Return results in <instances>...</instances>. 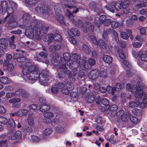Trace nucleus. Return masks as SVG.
<instances>
[{"instance_id":"23","label":"nucleus","mask_w":147,"mask_h":147,"mask_svg":"<svg viewBox=\"0 0 147 147\" xmlns=\"http://www.w3.org/2000/svg\"><path fill=\"white\" fill-rule=\"evenodd\" d=\"M85 69L83 66L80 68L79 67L78 69L79 71L78 73V76L79 77L82 78L86 75L87 71Z\"/></svg>"},{"instance_id":"34","label":"nucleus","mask_w":147,"mask_h":147,"mask_svg":"<svg viewBox=\"0 0 147 147\" xmlns=\"http://www.w3.org/2000/svg\"><path fill=\"white\" fill-rule=\"evenodd\" d=\"M142 61L147 62V55L145 54H142V52H139L138 54Z\"/></svg>"},{"instance_id":"9","label":"nucleus","mask_w":147,"mask_h":147,"mask_svg":"<svg viewBox=\"0 0 147 147\" xmlns=\"http://www.w3.org/2000/svg\"><path fill=\"white\" fill-rule=\"evenodd\" d=\"M55 18L58 21L63 25L65 24L64 21V17L63 15L61 13V11L59 10V11L55 10Z\"/></svg>"},{"instance_id":"43","label":"nucleus","mask_w":147,"mask_h":147,"mask_svg":"<svg viewBox=\"0 0 147 147\" xmlns=\"http://www.w3.org/2000/svg\"><path fill=\"white\" fill-rule=\"evenodd\" d=\"M28 69H29L30 72H36V71H39L36 66L32 64L28 65Z\"/></svg>"},{"instance_id":"37","label":"nucleus","mask_w":147,"mask_h":147,"mask_svg":"<svg viewBox=\"0 0 147 147\" xmlns=\"http://www.w3.org/2000/svg\"><path fill=\"white\" fill-rule=\"evenodd\" d=\"M28 112V111L26 109H21L17 112V116L20 117H22L26 115Z\"/></svg>"},{"instance_id":"51","label":"nucleus","mask_w":147,"mask_h":147,"mask_svg":"<svg viewBox=\"0 0 147 147\" xmlns=\"http://www.w3.org/2000/svg\"><path fill=\"white\" fill-rule=\"evenodd\" d=\"M70 71H72V74H70L68 75V76L69 77V79L70 81L71 82H74L75 81V76L76 74V73H75L72 70Z\"/></svg>"},{"instance_id":"3","label":"nucleus","mask_w":147,"mask_h":147,"mask_svg":"<svg viewBox=\"0 0 147 147\" xmlns=\"http://www.w3.org/2000/svg\"><path fill=\"white\" fill-rule=\"evenodd\" d=\"M59 68L61 70L58 73V76L60 79L65 78L66 76L72 74V71H70L66 66V62H61L59 63Z\"/></svg>"},{"instance_id":"14","label":"nucleus","mask_w":147,"mask_h":147,"mask_svg":"<svg viewBox=\"0 0 147 147\" xmlns=\"http://www.w3.org/2000/svg\"><path fill=\"white\" fill-rule=\"evenodd\" d=\"M130 2L128 0H125L122 3V5L123 9V11L124 13L127 14L129 12L127 7L129 6Z\"/></svg>"},{"instance_id":"38","label":"nucleus","mask_w":147,"mask_h":147,"mask_svg":"<svg viewBox=\"0 0 147 147\" xmlns=\"http://www.w3.org/2000/svg\"><path fill=\"white\" fill-rule=\"evenodd\" d=\"M135 1L141 2L140 3L136 5V7L138 8L144 7L146 6V0H134Z\"/></svg>"},{"instance_id":"56","label":"nucleus","mask_w":147,"mask_h":147,"mask_svg":"<svg viewBox=\"0 0 147 147\" xmlns=\"http://www.w3.org/2000/svg\"><path fill=\"white\" fill-rule=\"evenodd\" d=\"M38 0H25V3L28 5H33L36 3Z\"/></svg>"},{"instance_id":"28","label":"nucleus","mask_w":147,"mask_h":147,"mask_svg":"<svg viewBox=\"0 0 147 147\" xmlns=\"http://www.w3.org/2000/svg\"><path fill=\"white\" fill-rule=\"evenodd\" d=\"M95 96L94 95H88L85 98L86 101L88 103H92L95 101Z\"/></svg>"},{"instance_id":"53","label":"nucleus","mask_w":147,"mask_h":147,"mask_svg":"<svg viewBox=\"0 0 147 147\" xmlns=\"http://www.w3.org/2000/svg\"><path fill=\"white\" fill-rule=\"evenodd\" d=\"M8 119L3 116H0V123L3 125H7Z\"/></svg>"},{"instance_id":"54","label":"nucleus","mask_w":147,"mask_h":147,"mask_svg":"<svg viewBox=\"0 0 147 147\" xmlns=\"http://www.w3.org/2000/svg\"><path fill=\"white\" fill-rule=\"evenodd\" d=\"M43 115L47 118H51L53 117V114L51 112L46 111L43 114Z\"/></svg>"},{"instance_id":"25","label":"nucleus","mask_w":147,"mask_h":147,"mask_svg":"<svg viewBox=\"0 0 147 147\" xmlns=\"http://www.w3.org/2000/svg\"><path fill=\"white\" fill-rule=\"evenodd\" d=\"M21 101V100L20 98H14L10 99L9 100V102L12 104L13 106L17 107L18 106L17 104L20 102Z\"/></svg>"},{"instance_id":"48","label":"nucleus","mask_w":147,"mask_h":147,"mask_svg":"<svg viewBox=\"0 0 147 147\" xmlns=\"http://www.w3.org/2000/svg\"><path fill=\"white\" fill-rule=\"evenodd\" d=\"M95 120L96 123L100 124H102L104 122L102 117L99 115L96 116Z\"/></svg>"},{"instance_id":"21","label":"nucleus","mask_w":147,"mask_h":147,"mask_svg":"<svg viewBox=\"0 0 147 147\" xmlns=\"http://www.w3.org/2000/svg\"><path fill=\"white\" fill-rule=\"evenodd\" d=\"M40 28L41 33L43 34H46L47 32H48L49 28V26L45 24L42 25L41 22H40Z\"/></svg>"},{"instance_id":"8","label":"nucleus","mask_w":147,"mask_h":147,"mask_svg":"<svg viewBox=\"0 0 147 147\" xmlns=\"http://www.w3.org/2000/svg\"><path fill=\"white\" fill-rule=\"evenodd\" d=\"M8 138L10 140H15L17 139H20L22 138L21 132L19 131H16L15 133L10 131L9 133Z\"/></svg>"},{"instance_id":"61","label":"nucleus","mask_w":147,"mask_h":147,"mask_svg":"<svg viewBox=\"0 0 147 147\" xmlns=\"http://www.w3.org/2000/svg\"><path fill=\"white\" fill-rule=\"evenodd\" d=\"M25 34L27 36H34V33L33 30L27 29L26 30L25 32Z\"/></svg>"},{"instance_id":"49","label":"nucleus","mask_w":147,"mask_h":147,"mask_svg":"<svg viewBox=\"0 0 147 147\" xmlns=\"http://www.w3.org/2000/svg\"><path fill=\"white\" fill-rule=\"evenodd\" d=\"M129 118L131 121L133 123L136 124L139 122L138 119L132 115H130Z\"/></svg>"},{"instance_id":"16","label":"nucleus","mask_w":147,"mask_h":147,"mask_svg":"<svg viewBox=\"0 0 147 147\" xmlns=\"http://www.w3.org/2000/svg\"><path fill=\"white\" fill-rule=\"evenodd\" d=\"M57 37L61 38V36L58 34H57L55 35L54 36L53 34H49L48 35V39H47L46 40H45V41L51 42L54 39V40L57 41H60V39L59 38H57Z\"/></svg>"},{"instance_id":"44","label":"nucleus","mask_w":147,"mask_h":147,"mask_svg":"<svg viewBox=\"0 0 147 147\" xmlns=\"http://www.w3.org/2000/svg\"><path fill=\"white\" fill-rule=\"evenodd\" d=\"M22 73L24 74V79H25V78L26 77L27 75L30 73L29 69H28V66H26L23 69Z\"/></svg>"},{"instance_id":"1","label":"nucleus","mask_w":147,"mask_h":147,"mask_svg":"<svg viewBox=\"0 0 147 147\" xmlns=\"http://www.w3.org/2000/svg\"><path fill=\"white\" fill-rule=\"evenodd\" d=\"M49 75L48 72L44 70L40 73L39 71H36V72H30L26 78L27 80L34 82L38 78L41 84L46 85L47 84Z\"/></svg>"},{"instance_id":"41","label":"nucleus","mask_w":147,"mask_h":147,"mask_svg":"<svg viewBox=\"0 0 147 147\" xmlns=\"http://www.w3.org/2000/svg\"><path fill=\"white\" fill-rule=\"evenodd\" d=\"M80 92L83 95H87L90 92V90L87 89L86 87H83L81 88Z\"/></svg>"},{"instance_id":"46","label":"nucleus","mask_w":147,"mask_h":147,"mask_svg":"<svg viewBox=\"0 0 147 147\" xmlns=\"http://www.w3.org/2000/svg\"><path fill=\"white\" fill-rule=\"evenodd\" d=\"M23 89L21 88H20L15 91L13 92L14 96L16 97H20L21 96V93L22 92Z\"/></svg>"},{"instance_id":"35","label":"nucleus","mask_w":147,"mask_h":147,"mask_svg":"<svg viewBox=\"0 0 147 147\" xmlns=\"http://www.w3.org/2000/svg\"><path fill=\"white\" fill-rule=\"evenodd\" d=\"M67 87V88H64L62 89V91L63 94L66 95L68 94L69 93V90L73 89L74 88V87L71 86V84H70Z\"/></svg>"},{"instance_id":"52","label":"nucleus","mask_w":147,"mask_h":147,"mask_svg":"<svg viewBox=\"0 0 147 147\" xmlns=\"http://www.w3.org/2000/svg\"><path fill=\"white\" fill-rule=\"evenodd\" d=\"M98 45L103 49H105L106 47V45L103 40L102 39H99L98 41Z\"/></svg>"},{"instance_id":"20","label":"nucleus","mask_w":147,"mask_h":147,"mask_svg":"<svg viewBox=\"0 0 147 147\" xmlns=\"http://www.w3.org/2000/svg\"><path fill=\"white\" fill-rule=\"evenodd\" d=\"M146 96V94L144 93L143 90L140 88L134 94L135 96L138 98H140L143 96L144 98Z\"/></svg>"},{"instance_id":"63","label":"nucleus","mask_w":147,"mask_h":147,"mask_svg":"<svg viewBox=\"0 0 147 147\" xmlns=\"http://www.w3.org/2000/svg\"><path fill=\"white\" fill-rule=\"evenodd\" d=\"M120 36L121 38L127 40L129 38V35L125 32H122L120 34Z\"/></svg>"},{"instance_id":"29","label":"nucleus","mask_w":147,"mask_h":147,"mask_svg":"<svg viewBox=\"0 0 147 147\" xmlns=\"http://www.w3.org/2000/svg\"><path fill=\"white\" fill-rule=\"evenodd\" d=\"M114 7L116 10L119 11L121 10L123 11V9L122 5V2L120 1H116L114 5Z\"/></svg>"},{"instance_id":"26","label":"nucleus","mask_w":147,"mask_h":147,"mask_svg":"<svg viewBox=\"0 0 147 147\" xmlns=\"http://www.w3.org/2000/svg\"><path fill=\"white\" fill-rule=\"evenodd\" d=\"M63 58L64 60L63 61L61 59L60 62V63L62 62L63 63L64 62H66V64L67 63V62L68 61H70L72 59H71V56L70 54L68 53H65L63 54Z\"/></svg>"},{"instance_id":"47","label":"nucleus","mask_w":147,"mask_h":147,"mask_svg":"<svg viewBox=\"0 0 147 147\" xmlns=\"http://www.w3.org/2000/svg\"><path fill=\"white\" fill-rule=\"evenodd\" d=\"M45 49L44 48L43 50L45 51L40 52L39 54V55L41 57L42 59H47L48 56V54L46 51L45 50Z\"/></svg>"},{"instance_id":"59","label":"nucleus","mask_w":147,"mask_h":147,"mask_svg":"<svg viewBox=\"0 0 147 147\" xmlns=\"http://www.w3.org/2000/svg\"><path fill=\"white\" fill-rule=\"evenodd\" d=\"M82 48L86 53L88 54L90 52V49L87 45L85 44L83 45H82Z\"/></svg>"},{"instance_id":"24","label":"nucleus","mask_w":147,"mask_h":147,"mask_svg":"<svg viewBox=\"0 0 147 147\" xmlns=\"http://www.w3.org/2000/svg\"><path fill=\"white\" fill-rule=\"evenodd\" d=\"M118 108V106L115 104L111 105L109 108V111L111 113L113 116L116 115L117 110Z\"/></svg>"},{"instance_id":"33","label":"nucleus","mask_w":147,"mask_h":147,"mask_svg":"<svg viewBox=\"0 0 147 147\" xmlns=\"http://www.w3.org/2000/svg\"><path fill=\"white\" fill-rule=\"evenodd\" d=\"M0 82L3 84H7L10 82V80L7 77H2L0 78Z\"/></svg>"},{"instance_id":"19","label":"nucleus","mask_w":147,"mask_h":147,"mask_svg":"<svg viewBox=\"0 0 147 147\" xmlns=\"http://www.w3.org/2000/svg\"><path fill=\"white\" fill-rule=\"evenodd\" d=\"M50 109V106L47 103H45L40 105L38 109L40 111L44 112L48 111Z\"/></svg>"},{"instance_id":"40","label":"nucleus","mask_w":147,"mask_h":147,"mask_svg":"<svg viewBox=\"0 0 147 147\" xmlns=\"http://www.w3.org/2000/svg\"><path fill=\"white\" fill-rule=\"evenodd\" d=\"M10 127L14 128L16 127V123L14 120L11 118L9 119L7 122V125Z\"/></svg>"},{"instance_id":"60","label":"nucleus","mask_w":147,"mask_h":147,"mask_svg":"<svg viewBox=\"0 0 147 147\" xmlns=\"http://www.w3.org/2000/svg\"><path fill=\"white\" fill-rule=\"evenodd\" d=\"M90 40L95 45H98V42L96 38L93 35L90 36Z\"/></svg>"},{"instance_id":"58","label":"nucleus","mask_w":147,"mask_h":147,"mask_svg":"<svg viewBox=\"0 0 147 147\" xmlns=\"http://www.w3.org/2000/svg\"><path fill=\"white\" fill-rule=\"evenodd\" d=\"M53 131L52 129L50 128L45 129L43 131V133L45 135L49 136L52 133Z\"/></svg>"},{"instance_id":"18","label":"nucleus","mask_w":147,"mask_h":147,"mask_svg":"<svg viewBox=\"0 0 147 147\" xmlns=\"http://www.w3.org/2000/svg\"><path fill=\"white\" fill-rule=\"evenodd\" d=\"M89 9L91 10L97 12V14H100V11L98 10L99 8L97 7L96 4L94 2H92L89 4Z\"/></svg>"},{"instance_id":"15","label":"nucleus","mask_w":147,"mask_h":147,"mask_svg":"<svg viewBox=\"0 0 147 147\" xmlns=\"http://www.w3.org/2000/svg\"><path fill=\"white\" fill-rule=\"evenodd\" d=\"M35 9L37 12L42 14L43 15H47L49 13L48 9H45V6L40 7L38 6L36 7Z\"/></svg>"},{"instance_id":"11","label":"nucleus","mask_w":147,"mask_h":147,"mask_svg":"<svg viewBox=\"0 0 147 147\" xmlns=\"http://www.w3.org/2000/svg\"><path fill=\"white\" fill-rule=\"evenodd\" d=\"M96 63V61L94 59L92 58H89L87 61H85L84 62V65L83 66L85 69H88L89 68L88 65L92 66L95 65Z\"/></svg>"},{"instance_id":"13","label":"nucleus","mask_w":147,"mask_h":147,"mask_svg":"<svg viewBox=\"0 0 147 147\" xmlns=\"http://www.w3.org/2000/svg\"><path fill=\"white\" fill-rule=\"evenodd\" d=\"M22 18L23 24L26 26H27L29 23H30V24L32 23L30 21L31 16L27 13H24L23 14Z\"/></svg>"},{"instance_id":"27","label":"nucleus","mask_w":147,"mask_h":147,"mask_svg":"<svg viewBox=\"0 0 147 147\" xmlns=\"http://www.w3.org/2000/svg\"><path fill=\"white\" fill-rule=\"evenodd\" d=\"M8 44L7 40L5 38L0 39V47L5 49Z\"/></svg>"},{"instance_id":"31","label":"nucleus","mask_w":147,"mask_h":147,"mask_svg":"<svg viewBox=\"0 0 147 147\" xmlns=\"http://www.w3.org/2000/svg\"><path fill=\"white\" fill-rule=\"evenodd\" d=\"M140 102L138 100H134V101H132L130 102L129 103V106L131 108L137 107L138 105L140 104Z\"/></svg>"},{"instance_id":"64","label":"nucleus","mask_w":147,"mask_h":147,"mask_svg":"<svg viewBox=\"0 0 147 147\" xmlns=\"http://www.w3.org/2000/svg\"><path fill=\"white\" fill-rule=\"evenodd\" d=\"M121 118L122 121L124 122H125L127 121L129 118L127 115L125 113L122 115L121 117Z\"/></svg>"},{"instance_id":"17","label":"nucleus","mask_w":147,"mask_h":147,"mask_svg":"<svg viewBox=\"0 0 147 147\" xmlns=\"http://www.w3.org/2000/svg\"><path fill=\"white\" fill-rule=\"evenodd\" d=\"M8 3L5 1H2L0 4V11L2 13L6 12V9L8 8Z\"/></svg>"},{"instance_id":"57","label":"nucleus","mask_w":147,"mask_h":147,"mask_svg":"<svg viewBox=\"0 0 147 147\" xmlns=\"http://www.w3.org/2000/svg\"><path fill=\"white\" fill-rule=\"evenodd\" d=\"M117 53L119 57L121 59H124L126 57L123 52L121 49H118L117 51Z\"/></svg>"},{"instance_id":"32","label":"nucleus","mask_w":147,"mask_h":147,"mask_svg":"<svg viewBox=\"0 0 147 147\" xmlns=\"http://www.w3.org/2000/svg\"><path fill=\"white\" fill-rule=\"evenodd\" d=\"M102 59L105 62L109 64L111 63L113 61L112 58L108 55H104Z\"/></svg>"},{"instance_id":"5","label":"nucleus","mask_w":147,"mask_h":147,"mask_svg":"<svg viewBox=\"0 0 147 147\" xmlns=\"http://www.w3.org/2000/svg\"><path fill=\"white\" fill-rule=\"evenodd\" d=\"M16 51L19 52L14 54L13 57V59H16L17 61L19 63H22L24 62L26 59L23 54L25 53V51L23 50L21 51L18 49H16Z\"/></svg>"},{"instance_id":"22","label":"nucleus","mask_w":147,"mask_h":147,"mask_svg":"<svg viewBox=\"0 0 147 147\" xmlns=\"http://www.w3.org/2000/svg\"><path fill=\"white\" fill-rule=\"evenodd\" d=\"M74 21L73 23L75 24L76 26L79 28H81L82 30L85 24L84 22L81 20H75Z\"/></svg>"},{"instance_id":"39","label":"nucleus","mask_w":147,"mask_h":147,"mask_svg":"<svg viewBox=\"0 0 147 147\" xmlns=\"http://www.w3.org/2000/svg\"><path fill=\"white\" fill-rule=\"evenodd\" d=\"M30 96V95L28 92L25 90L23 89L21 96L23 98L28 99L29 97Z\"/></svg>"},{"instance_id":"50","label":"nucleus","mask_w":147,"mask_h":147,"mask_svg":"<svg viewBox=\"0 0 147 147\" xmlns=\"http://www.w3.org/2000/svg\"><path fill=\"white\" fill-rule=\"evenodd\" d=\"M94 22L95 26L98 28H99L100 26L102 23V24L99 18L98 17L95 18Z\"/></svg>"},{"instance_id":"30","label":"nucleus","mask_w":147,"mask_h":147,"mask_svg":"<svg viewBox=\"0 0 147 147\" xmlns=\"http://www.w3.org/2000/svg\"><path fill=\"white\" fill-rule=\"evenodd\" d=\"M106 89L108 93L111 94L112 95L114 94L116 90L115 87H112L110 85H108L107 86Z\"/></svg>"},{"instance_id":"55","label":"nucleus","mask_w":147,"mask_h":147,"mask_svg":"<svg viewBox=\"0 0 147 147\" xmlns=\"http://www.w3.org/2000/svg\"><path fill=\"white\" fill-rule=\"evenodd\" d=\"M72 57L74 60H72V61H78L80 62V57L78 54L76 53H74L72 55Z\"/></svg>"},{"instance_id":"2","label":"nucleus","mask_w":147,"mask_h":147,"mask_svg":"<svg viewBox=\"0 0 147 147\" xmlns=\"http://www.w3.org/2000/svg\"><path fill=\"white\" fill-rule=\"evenodd\" d=\"M40 22L38 21L37 19H35L32 20V23L30 25L31 27L33 26L34 37L37 38H38L39 39L41 38V36H39L41 33L40 27Z\"/></svg>"},{"instance_id":"42","label":"nucleus","mask_w":147,"mask_h":147,"mask_svg":"<svg viewBox=\"0 0 147 147\" xmlns=\"http://www.w3.org/2000/svg\"><path fill=\"white\" fill-rule=\"evenodd\" d=\"M14 11V10L12 7H8V8L6 9V12H7V15L5 18H7L9 17L11 14L13 13Z\"/></svg>"},{"instance_id":"45","label":"nucleus","mask_w":147,"mask_h":147,"mask_svg":"<svg viewBox=\"0 0 147 147\" xmlns=\"http://www.w3.org/2000/svg\"><path fill=\"white\" fill-rule=\"evenodd\" d=\"M101 103L106 107L109 108V102L108 99L106 98H102L101 100Z\"/></svg>"},{"instance_id":"10","label":"nucleus","mask_w":147,"mask_h":147,"mask_svg":"<svg viewBox=\"0 0 147 147\" xmlns=\"http://www.w3.org/2000/svg\"><path fill=\"white\" fill-rule=\"evenodd\" d=\"M94 28V26L92 23H87L86 24H85L82 31L85 33H87L88 31L92 32L93 31Z\"/></svg>"},{"instance_id":"7","label":"nucleus","mask_w":147,"mask_h":147,"mask_svg":"<svg viewBox=\"0 0 147 147\" xmlns=\"http://www.w3.org/2000/svg\"><path fill=\"white\" fill-rule=\"evenodd\" d=\"M67 65L70 69L77 71L79 67L83 66V65L80 64V62L78 61H72V59L70 61L67 62Z\"/></svg>"},{"instance_id":"6","label":"nucleus","mask_w":147,"mask_h":147,"mask_svg":"<svg viewBox=\"0 0 147 147\" xmlns=\"http://www.w3.org/2000/svg\"><path fill=\"white\" fill-rule=\"evenodd\" d=\"M14 16H10L6 24V27L9 30H11L16 28L18 25V22Z\"/></svg>"},{"instance_id":"62","label":"nucleus","mask_w":147,"mask_h":147,"mask_svg":"<svg viewBox=\"0 0 147 147\" xmlns=\"http://www.w3.org/2000/svg\"><path fill=\"white\" fill-rule=\"evenodd\" d=\"M111 21L110 19L107 18L103 23L104 26H108L111 24Z\"/></svg>"},{"instance_id":"12","label":"nucleus","mask_w":147,"mask_h":147,"mask_svg":"<svg viewBox=\"0 0 147 147\" xmlns=\"http://www.w3.org/2000/svg\"><path fill=\"white\" fill-rule=\"evenodd\" d=\"M99 74V71L97 69H93L91 70L88 74L89 78L92 80L96 79Z\"/></svg>"},{"instance_id":"4","label":"nucleus","mask_w":147,"mask_h":147,"mask_svg":"<svg viewBox=\"0 0 147 147\" xmlns=\"http://www.w3.org/2000/svg\"><path fill=\"white\" fill-rule=\"evenodd\" d=\"M68 34L69 36L70 42L71 43L75 45L77 43V41L75 39L76 36H78L80 35L79 31L74 27L72 28L70 30L68 31Z\"/></svg>"},{"instance_id":"36","label":"nucleus","mask_w":147,"mask_h":147,"mask_svg":"<svg viewBox=\"0 0 147 147\" xmlns=\"http://www.w3.org/2000/svg\"><path fill=\"white\" fill-rule=\"evenodd\" d=\"M111 30L110 29H108L107 30L104 31L102 35V37L105 40H107L108 37V35L111 33Z\"/></svg>"}]
</instances>
